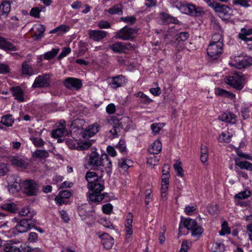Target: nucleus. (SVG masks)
I'll return each mask as SVG.
<instances>
[{
	"instance_id": "8",
	"label": "nucleus",
	"mask_w": 252,
	"mask_h": 252,
	"mask_svg": "<svg viewBox=\"0 0 252 252\" xmlns=\"http://www.w3.org/2000/svg\"><path fill=\"white\" fill-rule=\"evenodd\" d=\"M223 44L220 42L218 45L215 44H209L207 49L208 55L213 60L218 59L223 52Z\"/></svg>"
},
{
	"instance_id": "44",
	"label": "nucleus",
	"mask_w": 252,
	"mask_h": 252,
	"mask_svg": "<svg viewBox=\"0 0 252 252\" xmlns=\"http://www.w3.org/2000/svg\"><path fill=\"white\" fill-rule=\"evenodd\" d=\"M22 73L24 74L32 75L33 73L32 68L26 62L23 63L22 65Z\"/></svg>"
},
{
	"instance_id": "47",
	"label": "nucleus",
	"mask_w": 252,
	"mask_h": 252,
	"mask_svg": "<svg viewBox=\"0 0 252 252\" xmlns=\"http://www.w3.org/2000/svg\"><path fill=\"white\" fill-rule=\"evenodd\" d=\"M155 155L156 154H151V155L147 158V164L151 166H155L158 164L159 158Z\"/></svg>"
},
{
	"instance_id": "61",
	"label": "nucleus",
	"mask_w": 252,
	"mask_h": 252,
	"mask_svg": "<svg viewBox=\"0 0 252 252\" xmlns=\"http://www.w3.org/2000/svg\"><path fill=\"white\" fill-rule=\"evenodd\" d=\"M71 52V49L69 47L63 48L62 52L58 56V60H61L63 57H65L67 55L69 54Z\"/></svg>"
},
{
	"instance_id": "25",
	"label": "nucleus",
	"mask_w": 252,
	"mask_h": 252,
	"mask_svg": "<svg viewBox=\"0 0 252 252\" xmlns=\"http://www.w3.org/2000/svg\"><path fill=\"white\" fill-rule=\"evenodd\" d=\"M215 94L218 95L227 97L231 100H234L236 97L234 94L220 88L216 89Z\"/></svg>"
},
{
	"instance_id": "48",
	"label": "nucleus",
	"mask_w": 252,
	"mask_h": 252,
	"mask_svg": "<svg viewBox=\"0 0 252 252\" xmlns=\"http://www.w3.org/2000/svg\"><path fill=\"white\" fill-rule=\"evenodd\" d=\"M251 2V0H232V3L234 5H240L244 7H250L249 2Z\"/></svg>"
},
{
	"instance_id": "40",
	"label": "nucleus",
	"mask_w": 252,
	"mask_h": 252,
	"mask_svg": "<svg viewBox=\"0 0 252 252\" xmlns=\"http://www.w3.org/2000/svg\"><path fill=\"white\" fill-rule=\"evenodd\" d=\"M122 130V127L119 125H115L113 126V128L109 130V133L112 135V138L118 137L120 135L121 131Z\"/></svg>"
},
{
	"instance_id": "46",
	"label": "nucleus",
	"mask_w": 252,
	"mask_h": 252,
	"mask_svg": "<svg viewBox=\"0 0 252 252\" xmlns=\"http://www.w3.org/2000/svg\"><path fill=\"white\" fill-rule=\"evenodd\" d=\"M184 226L188 230L192 228L194 225L196 226V222L195 220L190 218L186 219L184 222Z\"/></svg>"
},
{
	"instance_id": "62",
	"label": "nucleus",
	"mask_w": 252,
	"mask_h": 252,
	"mask_svg": "<svg viewBox=\"0 0 252 252\" xmlns=\"http://www.w3.org/2000/svg\"><path fill=\"white\" fill-rule=\"evenodd\" d=\"M121 20L126 23H129L131 25H133L135 23L136 18L133 16H127L126 17H122Z\"/></svg>"
},
{
	"instance_id": "58",
	"label": "nucleus",
	"mask_w": 252,
	"mask_h": 252,
	"mask_svg": "<svg viewBox=\"0 0 252 252\" xmlns=\"http://www.w3.org/2000/svg\"><path fill=\"white\" fill-rule=\"evenodd\" d=\"M203 231V228L199 225L195 230L191 232V235L194 237L198 238L201 235Z\"/></svg>"
},
{
	"instance_id": "31",
	"label": "nucleus",
	"mask_w": 252,
	"mask_h": 252,
	"mask_svg": "<svg viewBox=\"0 0 252 252\" xmlns=\"http://www.w3.org/2000/svg\"><path fill=\"white\" fill-rule=\"evenodd\" d=\"M110 48L115 53H124V44L119 41H117L109 46Z\"/></svg>"
},
{
	"instance_id": "64",
	"label": "nucleus",
	"mask_w": 252,
	"mask_h": 252,
	"mask_svg": "<svg viewBox=\"0 0 252 252\" xmlns=\"http://www.w3.org/2000/svg\"><path fill=\"white\" fill-rule=\"evenodd\" d=\"M213 246L216 252H223L224 250V245L220 243H215L213 244Z\"/></svg>"
},
{
	"instance_id": "19",
	"label": "nucleus",
	"mask_w": 252,
	"mask_h": 252,
	"mask_svg": "<svg viewBox=\"0 0 252 252\" xmlns=\"http://www.w3.org/2000/svg\"><path fill=\"white\" fill-rule=\"evenodd\" d=\"M133 215L131 213H129L126 217V219L125 222L126 232V235L130 236L133 234L132 231V222H133Z\"/></svg>"
},
{
	"instance_id": "16",
	"label": "nucleus",
	"mask_w": 252,
	"mask_h": 252,
	"mask_svg": "<svg viewBox=\"0 0 252 252\" xmlns=\"http://www.w3.org/2000/svg\"><path fill=\"white\" fill-rule=\"evenodd\" d=\"M101 243L104 248L109 249L112 247L114 243L113 238L107 233H104L100 236Z\"/></svg>"
},
{
	"instance_id": "21",
	"label": "nucleus",
	"mask_w": 252,
	"mask_h": 252,
	"mask_svg": "<svg viewBox=\"0 0 252 252\" xmlns=\"http://www.w3.org/2000/svg\"><path fill=\"white\" fill-rule=\"evenodd\" d=\"M0 48L5 50L13 51L17 50L15 46L1 36H0Z\"/></svg>"
},
{
	"instance_id": "27",
	"label": "nucleus",
	"mask_w": 252,
	"mask_h": 252,
	"mask_svg": "<svg viewBox=\"0 0 252 252\" xmlns=\"http://www.w3.org/2000/svg\"><path fill=\"white\" fill-rule=\"evenodd\" d=\"M12 92L15 99L20 102L24 101L23 91L19 87L13 88Z\"/></svg>"
},
{
	"instance_id": "51",
	"label": "nucleus",
	"mask_w": 252,
	"mask_h": 252,
	"mask_svg": "<svg viewBox=\"0 0 252 252\" xmlns=\"http://www.w3.org/2000/svg\"><path fill=\"white\" fill-rule=\"evenodd\" d=\"M181 162L180 161L177 162L174 164V168L177 172V175L180 177H183V169L181 166Z\"/></svg>"
},
{
	"instance_id": "53",
	"label": "nucleus",
	"mask_w": 252,
	"mask_h": 252,
	"mask_svg": "<svg viewBox=\"0 0 252 252\" xmlns=\"http://www.w3.org/2000/svg\"><path fill=\"white\" fill-rule=\"evenodd\" d=\"M242 116L244 119H247L250 117V110L249 107L247 105L245 104L242 106L241 110Z\"/></svg>"
},
{
	"instance_id": "42",
	"label": "nucleus",
	"mask_w": 252,
	"mask_h": 252,
	"mask_svg": "<svg viewBox=\"0 0 252 252\" xmlns=\"http://www.w3.org/2000/svg\"><path fill=\"white\" fill-rule=\"evenodd\" d=\"M69 29V27L64 25H62L58 26L56 28L52 30L51 33L58 32L59 34H63L67 32Z\"/></svg>"
},
{
	"instance_id": "56",
	"label": "nucleus",
	"mask_w": 252,
	"mask_h": 252,
	"mask_svg": "<svg viewBox=\"0 0 252 252\" xmlns=\"http://www.w3.org/2000/svg\"><path fill=\"white\" fill-rule=\"evenodd\" d=\"M64 140L66 145H67L70 149H76V144L78 142H76L75 139L70 138H66Z\"/></svg>"
},
{
	"instance_id": "49",
	"label": "nucleus",
	"mask_w": 252,
	"mask_h": 252,
	"mask_svg": "<svg viewBox=\"0 0 252 252\" xmlns=\"http://www.w3.org/2000/svg\"><path fill=\"white\" fill-rule=\"evenodd\" d=\"M222 37L221 34L217 33L213 35L210 44H215L216 45H218L219 42L222 44Z\"/></svg>"
},
{
	"instance_id": "18",
	"label": "nucleus",
	"mask_w": 252,
	"mask_h": 252,
	"mask_svg": "<svg viewBox=\"0 0 252 252\" xmlns=\"http://www.w3.org/2000/svg\"><path fill=\"white\" fill-rule=\"evenodd\" d=\"M216 12H219L220 16L224 19L229 18L232 13L231 9L230 7L226 5H221L220 4Z\"/></svg>"
},
{
	"instance_id": "17",
	"label": "nucleus",
	"mask_w": 252,
	"mask_h": 252,
	"mask_svg": "<svg viewBox=\"0 0 252 252\" xmlns=\"http://www.w3.org/2000/svg\"><path fill=\"white\" fill-rule=\"evenodd\" d=\"M219 119L222 122L232 124H235L237 122L236 115L230 112H226L220 114Z\"/></svg>"
},
{
	"instance_id": "10",
	"label": "nucleus",
	"mask_w": 252,
	"mask_h": 252,
	"mask_svg": "<svg viewBox=\"0 0 252 252\" xmlns=\"http://www.w3.org/2000/svg\"><path fill=\"white\" fill-rule=\"evenodd\" d=\"M63 85L69 90H79L82 86V83L79 79L68 77L65 79Z\"/></svg>"
},
{
	"instance_id": "41",
	"label": "nucleus",
	"mask_w": 252,
	"mask_h": 252,
	"mask_svg": "<svg viewBox=\"0 0 252 252\" xmlns=\"http://www.w3.org/2000/svg\"><path fill=\"white\" fill-rule=\"evenodd\" d=\"M92 145L90 141L78 142L76 144V149L78 150H86L88 149Z\"/></svg>"
},
{
	"instance_id": "59",
	"label": "nucleus",
	"mask_w": 252,
	"mask_h": 252,
	"mask_svg": "<svg viewBox=\"0 0 252 252\" xmlns=\"http://www.w3.org/2000/svg\"><path fill=\"white\" fill-rule=\"evenodd\" d=\"M116 148L122 153L126 152V146L125 142L123 140H120L118 144L116 145Z\"/></svg>"
},
{
	"instance_id": "50",
	"label": "nucleus",
	"mask_w": 252,
	"mask_h": 252,
	"mask_svg": "<svg viewBox=\"0 0 252 252\" xmlns=\"http://www.w3.org/2000/svg\"><path fill=\"white\" fill-rule=\"evenodd\" d=\"M189 37V33L188 32H181L176 34V40L178 42L185 41L187 40Z\"/></svg>"
},
{
	"instance_id": "45",
	"label": "nucleus",
	"mask_w": 252,
	"mask_h": 252,
	"mask_svg": "<svg viewBox=\"0 0 252 252\" xmlns=\"http://www.w3.org/2000/svg\"><path fill=\"white\" fill-rule=\"evenodd\" d=\"M132 161L128 159L121 158L119 159L118 165L121 168L124 169H127L131 165Z\"/></svg>"
},
{
	"instance_id": "12",
	"label": "nucleus",
	"mask_w": 252,
	"mask_h": 252,
	"mask_svg": "<svg viewBox=\"0 0 252 252\" xmlns=\"http://www.w3.org/2000/svg\"><path fill=\"white\" fill-rule=\"evenodd\" d=\"M19 181L20 180L15 179L14 176H10L7 177L8 188L10 192L14 193L19 190L20 186H21V183L19 182Z\"/></svg>"
},
{
	"instance_id": "63",
	"label": "nucleus",
	"mask_w": 252,
	"mask_h": 252,
	"mask_svg": "<svg viewBox=\"0 0 252 252\" xmlns=\"http://www.w3.org/2000/svg\"><path fill=\"white\" fill-rule=\"evenodd\" d=\"M40 10L36 7L32 8L30 12V15L34 18H39L40 15Z\"/></svg>"
},
{
	"instance_id": "13",
	"label": "nucleus",
	"mask_w": 252,
	"mask_h": 252,
	"mask_svg": "<svg viewBox=\"0 0 252 252\" xmlns=\"http://www.w3.org/2000/svg\"><path fill=\"white\" fill-rule=\"evenodd\" d=\"M99 126L97 123H94L91 126H89L82 133V136L86 139L89 138L93 136L98 132Z\"/></svg>"
},
{
	"instance_id": "7",
	"label": "nucleus",
	"mask_w": 252,
	"mask_h": 252,
	"mask_svg": "<svg viewBox=\"0 0 252 252\" xmlns=\"http://www.w3.org/2000/svg\"><path fill=\"white\" fill-rule=\"evenodd\" d=\"M21 184L24 189V192L27 195L32 196L37 194L38 187L33 180H25L21 183Z\"/></svg>"
},
{
	"instance_id": "37",
	"label": "nucleus",
	"mask_w": 252,
	"mask_h": 252,
	"mask_svg": "<svg viewBox=\"0 0 252 252\" xmlns=\"http://www.w3.org/2000/svg\"><path fill=\"white\" fill-rule=\"evenodd\" d=\"M1 208L11 213H15L18 210L17 205L14 203H5L1 206Z\"/></svg>"
},
{
	"instance_id": "54",
	"label": "nucleus",
	"mask_w": 252,
	"mask_h": 252,
	"mask_svg": "<svg viewBox=\"0 0 252 252\" xmlns=\"http://www.w3.org/2000/svg\"><path fill=\"white\" fill-rule=\"evenodd\" d=\"M221 227V230L219 232L220 235L222 236L226 234H228L230 233V229L227 226V223L226 221L222 223Z\"/></svg>"
},
{
	"instance_id": "55",
	"label": "nucleus",
	"mask_w": 252,
	"mask_h": 252,
	"mask_svg": "<svg viewBox=\"0 0 252 252\" xmlns=\"http://www.w3.org/2000/svg\"><path fill=\"white\" fill-rule=\"evenodd\" d=\"M251 191L249 190H244L241 191L235 195V197L239 199H244L250 196Z\"/></svg>"
},
{
	"instance_id": "6",
	"label": "nucleus",
	"mask_w": 252,
	"mask_h": 252,
	"mask_svg": "<svg viewBox=\"0 0 252 252\" xmlns=\"http://www.w3.org/2000/svg\"><path fill=\"white\" fill-rule=\"evenodd\" d=\"M36 222L35 219H22L17 221L15 228L19 233L26 232L31 228L34 227Z\"/></svg>"
},
{
	"instance_id": "20",
	"label": "nucleus",
	"mask_w": 252,
	"mask_h": 252,
	"mask_svg": "<svg viewBox=\"0 0 252 252\" xmlns=\"http://www.w3.org/2000/svg\"><path fill=\"white\" fill-rule=\"evenodd\" d=\"M86 180L88 182V187L91 184H93L101 180V178H99L96 173L93 171H88L85 175Z\"/></svg>"
},
{
	"instance_id": "2",
	"label": "nucleus",
	"mask_w": 252,
	"mask_h": 252,
	"mask_svg": "<svg viewBox=\"0 0 252 252\" xmlns=\"http://www.w3.org/2000/svg\"><path fill=\"white\" fill-rule=\"evenodd\" d=\"M89 190L92 191L89 195V200L92 202L100 203L104 198V194L101 193L104 187L102 182L100 180L88 187Z\"/></svg>"
},
{
	"instance_id": "26",
	"label": "nucleus",
	"mask_w": 252,
	"mask_h": 252,
	"mask_svg": "<svg viewBox=\"0 0 252 252\" xmlns=\"http://www.w3.org/2000/svg\"><path fill=\"white\" fill-rule=\"evenodd\" d=\"M12 1H4L0 5V12L3 15L7 16L11 9Z\"/></svg>"
},
{
	"instance_id": "38",
	"label": "nucleus",
	"mask_w": 252,
	"mask_h": 252,
	"mask_svg": "<svg viewBox=\"0 0 252 252\" xmlns=\"http://www.w3.org/2000/svg\"><path fill=\"white\" fill-rule=\"evenodd\" d=\"M232 137V134H230L229 132H223L219 137V141L220 143H228L230 141Z\"/></svg>"
},
{
	"instance_id": "35",
	"label": "nucleus",
	"mask_w": 252,
	"mask_h": 252,
	"mask_svg": "<svg viewBox=\"0 0 252 252\" xmlns=\"http://www.w3.org/2000/svg\"><path fill=\"white\" fill-rule=\"evenodd\" d=\"M236 166L239 167L241 169H245L247 170L252 171V163L247 161L238 162L237 159L235 160Z\"/></svg>"
},
{
	"instance_id": "60",
	"label": "nucleus",
	"mask_w": 252,
	"mask_h": 252,
	"mask_svg": "<svg viewBox=\"0 0 252 252\" xmlns=\"http://www.w3.org/2000/svg\"><path fill=\"white\" fill-rule=\"evenodd\" d=\"M113 206L110 203L106 204L103 205L102 209L103 212L105 214H110L112 210Z\"/></svg>"
},
{
	"instance_id": "24",
	"label": "nucleus",
	"mask_w": 252,
	"mask_h": 252,
	"mask_svg": "<svg viewBox=\"0 0 252 252\" xmlns=\"http://www.w3.org/2000/svg\"><path fill=\"white\" fill-rule=\"evenodd\" d=\"M45 29V27L42 25H38L35 27V31L33 33L35 40H38L43 37Z\"/></svg>"
},
{
	"instance_id": "57",
	"label": "nucleus",
	"mask_w": 252,
	"mask_h": 252,
	"mask_svg": "<svg viewBox=\"0 0 252 252\" xmlns=\"http://www.w3.org/2000/svg\"><path fill=\"white\" fill-rule=\"evenodd\" d=\"M204 1L210 7L213 8L216 12L220 5V3L217 2L214 0H204Z\"/></svg>"
},
{
	"instance_id": "22",
	"label": "nucleus",
	"mask_w": 252,
	"mask_h": 252,
	"mask_svg": "<svg viewBox=\"0 0 252 252\" xmlns=\"http://www.w3.org/2000/svg\"><path fill=\"white\" fill-rule=\"evenodd\" d=\"M19 215L22 217H26V219H34L33 217L36 215V212L31 210L29 207H24L19 212Z\"/></svg>"
},
{
	"instance_id": "29",
	"label": "nucleus",
	"mask_w": 252,
	"mask_h": 252,
	"mask_svg": "<svg viewBox=\"0 0 252 252\" xmlns=\"http://www.w3.org/2000/svg\"><path fill=\"white\" fill-rule=\"evenodd\" d=\"M14 122V119L12 118V115L10 114H7L2 116L0 121V124H2L7 127L11 126Z\"/></svg>"
},
{
	"instance_id": "14",
	"label": "nucleus",
	"mask_w": 252,
	"mask_h": 252,
	"mask_svg": "<svg viewBox=\"0 0 252 252\" xmlns=\"http://www.w3.org/2000/svg\"><path fill=\"white\" fill-rule=\"evenodd\" d=\"M107 32L103 31L91 30L88 31L89 37L95 41H98L106 37Z\"/></svg>"
},
{
	"instance_id": "33",
	"label": "nucleus",
	"mask_w": 252,
	"mask_h": 252,
	"mask_svg": "<svg viewBox=\"0 0 252 252\" xmlns=\"http://www.w3.org/2000/svg\"><path fill=\"white\" fill-rule=\"evenodd\" d=\"M49 156V153L47 151L42 150H36L32 155L33 158L39 159H45L48 158Z\"/></svg>"
},
{
	"instance_id": "43",
	"label": "nucleus",
	"mask_w": 252,
	"mask_h": 252,
	"mask_svg": "<svg viewBox=\"0 0 252 252\" xmlns=\"http://www.w3.org/2000/svg\"><path fill=\"white\" fill-rule=\"evenodd\" d=\"M59 50V48H53L51 51L47 52L44 54V58L47 60L54 58L57 55Z\"/></svg>"
},
{
	"instance_id": "4",
	"label": "nucleus",
	"mask_w": 252,
	"mask_h": 252,
	"mask_svg": "<svg viewBox=\"0 0 252 252\" xmlns=\"http://www.w3.org/2000/svg\"><path fill=\"white\" fill-rule=\"evenodd\" d=\"M137 30L130 28L128 26H125L119 32L115 35L116 39H120L123 40H133L137 33Z\"/></svg>"
},
{
	"instance_id": "11",
	"label": "nucleus",
	"mask_w": 252,
	"mask_h": 252,
	"mask_svg": "<svg viewBox=\"0 0 252 252\" xmlns=\"http://www.w3.org/2000/svg\"><path fill=\"white\" fill-rule=\"evenodd\" d=\"M235 67L238 69H241L250 66L252 65V57L246 56L244 57H238L235 59Z\"/></svg>"
},
{
	"instance_id": "52",
	"label": "nucleus",
	"mask_w": 252,
	"mask_h": 252,
	"mask_svg": "<svg viewBox=\"0 0 252 252\" xmlns=\"http://www.w3.org/2000/svg\"><path fill=\"white\" fill-rule=\"evenodd\" d=\"M31 140L34 145L37 147H42L45 144V142L41 138L33 137L31 138Z\"/></svg>"
},
{
	"instance_id": "9",
	"label": "nucleus",
	"mask_w": 252,
	"mask_h": 252,
	"mask_svg": "<svg viewBox=\"0 0 252 252\" xmlns=\"http://www.w3.org/2000/svg\"><path fill=\"white\" fill-rule=\"evenodd\" d=\"M50 75L49 74H45L38 76L34 80L32 85L33 88H47L50 86Z\"/></svg>"
},
{
	"instance_id": "34",
	"label": "nucleus",
	"mask_w": 252,
	"mask_h": 252,
	"mask_svg": "<svg viewBox=\"0 0 252 252\" xmlns=\"http://www.w3.org/2000/svg\"><path fill=\"white\" fill-rule=\"evenodd\" d=\"M123 5L122 4H117L108 9V12L112 15L117 14L121 15L123 13Z\"/></svg>"
},
{
	"instance_id": "5",
	"label": "nucleus",
	"mask_w": 252,
	"mask_h": 252,
	"mask_svg": "<svg viewBox=\"0 0 252 252\" xmlns=\"http://www.w3.org/2000/svg\"><path fill=\"white\" fill-rule=\"evenodd\" d=\"M245 76L241 74V73H235L234 75L226 77L225 81L227 84L231 86L234 88L240 90L244 86L243 81Z\"/></svg>"
},
{
	"instance_id": "28",
	"label": "nucleus",
	"mask_w": 252,
	"mask_h": 252,
	"mask_svg": "<svg viewBox=\"0 0 252 252\" xmlns=\"http://www.w3.org/2000/svg\"><path fill=\"white\" fill-rule=\"evenodd\" d=\"M252 34V28L247 29L242 28L241 32L239 34L238 37L242 40L244 41L252 39V37H249L248 36Z\"/></svg>"
},
{
	"instance_id": "23",
	"label": "nucleus",
	"mask_w": 252,
	"mask_h": 252,
	"mask_svg": "<svg viewBox=\"0 0 252 252\" xmlns=\"http://www.w3.org/2000/svg\"><path fill=\"white\" fill-rule=\"evenodd\" d=\"M161 143L159 140H156L151 146L149 147L148 151L151 154H158L161 150Z\"/></svg>"
},
{
	"instance_id": "30",
	"label": "nucleus",
	"mask_w": 252,
	"mask_h": 252,
	"mask_svg": "<svg viewBox=\"0 0 252 252\" xmlns=\"http://www.w3.org/2000/svg\"><path fill=\"white\" fill-rule=\"evenodd\" d=\"M10 161L13 165L20 167H24L26 166L25 160L19 156H13L11 157Z\"/></svg>"
},
{
	"instance_id": "39",
	"label": "nucleus",
	"mask_w": 252,
	"mask_h": 252,
	"mask_svg": "<svg viewBox=\"0 0 252 252\" xmlns=\"http://www.w3.org/2000/svg\"><path fill=\"white\" fill-rule=\"evenodd\" d=\"M11 243H6L4 245L3 250L5 252H21L20 249L15 246H12Z\"/></svg>"
},
{
	"instance_id": "1",
	"label": "nucleus",
	"mask_w": 252,
	"mask_h": 252,
	"mask_svg": "<svg viewBox=\"0 0 252 252\" xmlns=\"http://www.w3.org/2000/svg\"><path fill=\"white\" fill-rule=\"evenodd\" d=\"M86 160L89 166L94 170H99L102 172L104 168L112 167V162L107 155L104 154L100 156L95 150L88 154Z\"/></svg>"
},
{
	"instance_id": "36",
	"label": "nucleus",
	"mask_w": 252,
	"mask_h": 252,
	"mask_svg": "<svg viewBox=\"0 0 252 252\" xmlns=\"http://www.w3.org/2000/svg\"><path fill=\"white\" fill-rule=\"evenodd\" d=\"M65 129V126L63 124H61L59 127L56 128L52 131V136L54 138H58L62 136Z\"/></svg>"
},
{
	"instance_id": "15",
	"label": "nucleus",
	"mask_w": 252,
	"mask_h": 252,
	"mask_svg": "<svg viewBox=\"0 0 252 252\" xmlns=\"http://www.w3.org/2000/svg\"><path fill=\"white\" fill-rule=\"evenodd\" d=\"M110 79V85L114 89L122 87L126 83L125 77L122 75L111 77Z\"/></svg>"
},
{
	"instance_id": "32",
	"label": "nucleus",
	"mask_w": 252,
	"mask_h": 252,
	"mask_svg": "<svg viewBox=\"0 0 252 252\" xmlns=\"http://www.w3.org/2000/svg\"><path fill=\"white\" fill-rule=\"evenodd\" d=\"M159 18L163 24L174 23L176 20L173 17L165 13H160Z\"/></svg>"
},
{
	"instance_id": "3",
	"label": "nucleus",
	"mask_w": 252,
	"mask_h": 252,
	"mask_svg": "<svg viewBox=\"0 0 252 252\" xmlns=\"http://www.w3.org/2000/svg\"><path fill=\"white\" fill-rule=\"evenodd\" d=\"M175 6L181 12L193 16H199L204 13V11L201 7H197L193 4L183 3L178 0L175 1Z\"/></svg>"
}]
</instances>
